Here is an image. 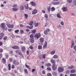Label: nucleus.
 Wrapping results in <instances>:
<instances>
[{
	"instance_id": "1",
	"label": "nucleus",
	"mask_w": 76,
	"mask_h": 76,
	"mask_svg": "<svg viewBox=\"0 0 76 76\" xmlns=\"http://www.w3.org/2000/svg\"><path fill=\"white\" fill-rule=\"evenodd\" d=\"M58 70L59 73H61L64 71V68L61 67H59Z\"/></svg>"
},
{
	"instance_id": "2",
	"label": "nucleus",
	"mask_w": 76,
	"mask_h": 76,
	"mask_svg": "<svg viewBox=\"0 0 76 76\" xmlns=\"http://www.w3.org/2000/svg\"><path fill=\"white\" fill-rule=\"evenodd\" d=\"M57 66L56 64L53 65L52 66V68L53 70H56L57 69Z\"/></svg>"
},
{
	"instance_id": "3",
	"label": "nucleus",
	"mask_w": 76,
	"mask_h": 76,
	"mask_svg": "<svg viewBox=\"0 0 76 76\" xmlns=\"http://www.w3.org/2000/svg\"><path fill=\"white\" fill-rule=\"evenodd\" d=\"M40 37H41V34H40V33H39L38 34L36 33L34 35V37L36 38L37 39H38Z\"/></svg>"
},
{
	"instance_id": "4",
	"label": "nucleus",
	"mask_w": 76,
	"mask_h": 76,
	"mask_svg": "<svg viewBox=\"0 0 76 76\" xmlns=\"http://www.w3.org/2000/svg\"><path fill=\"white\" fill-rule=\"evenodd\" d=\"M21 50L23 53H25L26 48L25 46L22 47L21 48Z\"/></svg>"
},
{
	"instance_id": "5",
	"label": "nucleus",
	"mask_w": 76,
	"mask_h": 76,
	"mask_svg": "<svg viewBox=\"0 0 76 76\" xmlns=\"http://www.w3.org/2000/svg\"><path fill=\"white\" fill-rule=\"evenodd\" d=\"M59 2H56L55 1H53L51 3V4L53 5H57V4H59Z\"/></svg>"
},
{
	"instance_id": "6",
	"label": "nucleus",
	"mask_w": 76,
	"mask_h": 76,
	"mask_svg": "<svg viewBox=\"0 0 76 76\" xmlns=\"http://www.w3.org/2000/svg\"><path fill=\"white\" fill-rule=\"evenodd\" d=\"M12 48L13 49H18V50L19 49V48L18 46H16V45L12 46Z\"/></svg>"
},
{
	"instance_id": "7",
	"label": "nucleus",
	"mask_w": 76,
	"mask_h": 76,
	"mask_svg": "<svg viewBox=\"0 0 76 76\" xmlns=\"http://www.w3.org/2000/svg\"><path fill=\"white\" fill-rule=\"evenodd\" d=\"M62 10H63V12H67V8L66 7H64L62 8Z\"/></svg>"
},
{
	"instance_id": "8",
	"label": "nucleus",
	"mask_w": 76,
	"mask_h": 76,
	"mask_svg": "<svg viewBox=\"0 0 76 76\" xmlns=\"http://www.w3.org/2000/svg\"><path fill=\"white\" fill-rule=\"evenodd\" d=\"M47 47V42H45L44 45L43 46V48H46Z\"/></svg>"
},
{
	"instance_id": "9",
	"label": "nucleus",
	"mask_w": 76,
	"mask_h": 76,
	"mask_svg": "<svg viewBox=\"0 0 76 76\" xmlns=\"http://www.w3.org/2000/svg\"><path fill=\"white\" fill-rule=\"evenodd\" d=\"M37 12H38V11H37V10L35 9L32 12V14L33 15H35V14H36Z\"/></svg>"
},
{
	"instance_id": "10",
	"label": "nucleus",
	"mask_w": 76,
	"mask_h": 76,
	"mask_svg": "<svg viewBox=\"0 0 76 76\" xmlns=\"http://www.w3.org/2000/svg\"><path fill=\"white\" fill-rule=\"evenodd\" d=\"M50 62L51 63H52L53 65L56 64V61H55V60L53 59H51L50 60Z\"/></svg>"
},
{
	"instance_id": "11",
	"label": "nucleus",
	"mask_w": 76,
	"mask_h": 76,
	"mask_svg": "<svg viewBox=\"0 0 76 76\" xmlns=\"http://www.w3.org/2000/svg\"><path fill=\"white\" fill-rule=\"evenodd\" d=\"M39 39L41 43H43V42H44V38L42 37H41Z\"/></svg>"
},
{
	"instance_id": "12",
	"label": "nucleus",
	"mask_w": 76,
	"mask_h": 76,
	"mask_svg": "<svg viewBox=\"0 0 76 76\" xmlns=\"http://www.w3.org/2000/svg\"><path fill=\"white\" fill-rule=\"evenodd\" d=\"M37 31V30L36 29L33 30L31 31V34H35Z\"/></svg>"
},
{
	"instance_id": "13",
	"label": "nucleus",
	"mask_w": 76,
	"mask_h": 76,
	"mask_svg": "<svg viewBox=\"0 0 76 76\" xmlns=\"http://www.w3.org/2000/svg\"><path fill=\"white\" fill-rule=\"evenodd\" d=\"M5 26V25L4 23H2L1 25V28L2 29L4 28Z\"/></svg>"
},
{
	"instance_id": "14",
	"label": "nucleus",
	"mask_w": 76,
	"mask_h": 76,
	"mask_svg": "<svg viewBox=\"0 0 76 76\" xmlns=\"http://www.w3.org/2000/svg\"><path fill=\"white\" fill-rule=\"evenodd\" d=\"M31 4L32 6H36V4H35V3L33 1L31 2Z\"/></svg>"
},
{
	"instance_id": "15",
	"label": "nucleus",
	"mask_w": 76,
	"mask_h": 76,
	"mask_svg": "<svg viewBox=\"0 0 76 76\" xmlns=\"http://www.w3.org/2000/svg\"><path fill=\"white\" fill-rule=\"evenodd\" d=\"M74 66L73 65H71V66H69L68 67V69H74Z\"/></svg>"
},
{
	"instance_id": "16",
	"label": "nucleus",
	"mask_w": 76,
	"mask_h": 76,
	"mask_svg": "<svg viewBox=\"0 0 76 76\" xmlns=\"http://www.w3.org/2000/svg\"><path fill=\"white\" fill-rule=\"evenodd\" d=\"M71 43H72V45H71V48H73V47L74 45V41H71Z\"/></svg>"
},
{
	"instance_id": "17",
	"label": "nucleus",
	"mask_w": 76,
	"mask_h": 76,
	"mask_svg": "<svg viewBox=\"0 0 76 76\" xmlns=\"http://www.w3.org/2000/svg\"><path fill=\"white\" fill-rule=\"evenodd\" d=\"M30 42L31 43H34V39L33 38L30 39Z\"/></svg>"
},
{
	"instance_id": "18",
	"label": "nucleus",
	"mask_w": 76,
	"mask_h": 76,
	"mask_svg": "<svg viewBox=\"0 0 76 76\" xmlns=\"http://www.w3.org/2000/svg\"><path fill=\"white\" fill-rule=\"evenodd\" d=\"M2 62L4 64H5L6 63V59L4 58H3L2 59Z\"/></svg>"
},
{
	"instance_id": "19",
	"label": "nucleus",
	"mask_w": 76,
	"mask_h": 76,
	"mask_svg": "<svg viewBox=\"0 0 76 76\" xmlns=\"http://www.w3.org/2000/svg\"><path fill=\"white\" fill-rule=\"evenodd\" d=\"M26 28H28L29 29H32V28H33V26H32L31 27L27 26H26Z\"/></svg>"
},
{
	"instance_id": "20",
	"label": "nucleus",
	"mask_w": 76,
	"mask_h": 76,
	"mask_svg": "<svg viewBox=\"0 0 76 76\" xmlns=\"http://www.w3.org/2000/svg\"><path fill=\"white\" fill-rule=\"evenodd\" d=\"M20 9L21 10H24V6H21L20 7Z\"/></svg>"
},
{
	"instance_id": "21",
	"label": "nucleus",
	"mask_w": 76,
	"mask_h": 76,
	"mask_svg": "<svg viewBox=\"0 0 76 76\" xmlns=\"http://www.w3.org/2000/svg\"><path fill=\"white\" fill-rule=\"evenodd\" d=\"M76 72V71L74 69H72L70 71V73H75Z\"/></svg>"
},
{
	"instance_id": "22",
	"label": "nucleus",
	"mask_w": 76,
	"mask_h": 76,
	"mask_svg": "<svg viewBox=\"0 0 76 76\" xmlns=\"http://www.w3.org/2000/svg\"><path fill=\"white\" fill-rule=\"evenodd\" d=\"M55 53H56V51H55V50H53L51 52L50 54L52 55L54 54Z\"/></svg>"
},
{
	"instance_id": "23",
	"label": "nucleus",
	"mask_w": 76,
	"mask_h": 76,
	"mask_svg": "<svg viewBox=\"0 0 76 76\" xmlns=\"http://www.w3.org/2000/svg\"><path fill=\"white\" fill-rule=\"evenodd\" d=\"M34 34H31L30 36L29 37L30 38H31L30 39H32V38H34Z\"/></svg>"
},
{
	"instance_id": "24",
	"label": "nucleus",
	"mask_w": 76,
	"mask_h": 76,
	"mask_svg": "<svg viewBox=\"0 0 76 76\" xmlns=\"http://www.w3.org/2000/svg\"><path fill=\"white\" fill-rule=\"evenodd\" d=\"M2 29L3 30H5V31H7V28L6 26H5Z\"/></svg>"
},
{
	"instance_id": "25",
	"label": "nucleus",
	"mask_w": 76,
	"mask_h": 76,
	"mask_svg": "<svg viewBox=\"0 0 76 76\" xmlns=\"http://www.w3.org/2000/svg\"><path fill=\"white\" fill-rule=\"evenodd\" d=\"M8 67H9L8 69L9 70H10L11 69V66H10V64H9L8 65Z\"/></svg>"
},
{
	"instance_id": "26",
	"label": "nucleus",
	"mask_w": 76,
	"mask_h": 76,
	"mask_svg": "<svg viewBox=\"0 0 76 76\" xmlns=\"http://www.w3.org/2000/svg\"><path fill=\"white\" fill-rule=\"evenodd\" d=\"M52 73V75H54V76H55L56 75H57V74L56 72H53Z\"/></svg>"
},
{
	"instance_id": "27",
	"label": "nucleus",
	"mask_w": 76,
	"mask_h": 76,
	"mask_svg": "<svg viewBox=\"0 0 76 76\" xmlns=\"http://www.w3.org/2000/svg\"><path fill=\"white\" fill-rule=\"evenodd\" d=\"M48 31V30H46L44 32V33L45 35H47L48 34L47 33V32Z\"/></svg>"
},
{
	"instance_id": "28",
	"label": "nucleus",
	"mask_w": 76,
	"mask_h": 76,
	"mask_svg": "<svg viewBox=\"0 0 76 76\" xmlns=\"http://www.w3.org/2000/svg\"><path fill=\"white\" fill-rule=\"evenodd\" d=\"M55 10V8H54V7H52L51 8V12H53Z\"/></svg>"
},
{
	"instance_id": "29",
	"label": "nucleus",
	"mask_w": 76,
	"mask_h": 76,
	"mask_svg": "<svg viewBox=\"0 0 76 76\" xmlns=\"http://www.w3.org/2000/svg\"><path fill=\"white\" fill-rule=\"evenodd\" d=\"M25 66L27 68V69H31V68H30V66H28V65H27V64H26Z\"/></svg>"
},
{
	"instance_id": "30",
	"label": "nucleus",
	"mask_w": 76,
	"mask_h": 76,
	"mask_svg": "<svg viewBox=\"0 0 76 76\" xmlns=\"http://www.w3.org/2000/svg\"><path fill=\"white\" fill-rule=\"evenodd\" d=\"M57 16L58 18H61V16H60V15L59 13H58L57 14Z\"/></svg>"
},
{
	"instance_id": "31",
	"label": "nucleus",
	"mask_w": 76,
	"mask_h": 76,
	"mask_svg": "<svg viewBox=\"0 0 76 76\" xmlns=\"http://www.w3.org/2000/svg\"><path fill=\"white\" fill-rule=\"evenodd\" d=\"M73 3L74 6H76V0H74Z\"/></svg>"
},
{
	"instance_id": "32",
	"label": "nucleus",
	"mask_w": 76,
	"mask_h": 76,
	"mask_svg": "<svg viewBox=\"0 0 76 76\" xmlns=\"http://www.w3.org/2000/svg\"><path fill=\"white\" fill-rule=\"evenodd\" d=\"M38 49H39V50H41L42 49V46L39 45L38 46Z\"/></svg>"
},
{
	"instance_id": "33",
	"label": "nucleus",
	"mask_w": 76,
	"mask_h": 76,
	"mask_svg": "<svg viewBox=\"0 0 76 76\" xmlns=\"http://www.w3.org/2000/svg\"><path fill=\"white\" fill-rule=\"evenodd\" d=\"M26 5V6H25V8L26 9L28 10V9H29V7H28V4H27Z\"/></svg>"
},
{
	"instance_id": "34",
	"label": "nucleus",
	"mask_w": 76,
	"mask_h": 76,
	"mask_svg": "<svg viewBox=\"0 0 76 76\" xmlns=\"http://www.w3.org/2000/svg\"><path fill=\"white\" fill-rule=\"evenodd\" d=\"M48 12H50V10H51V8L50 7H49L48 8Z\"/></svg>"
},
{
	"instance_id": "35",
	"label": "nucleus",
	"mask_w": 76,
	"mask_h": 76,
	"mask_svg": "<svg viewBox=\"0 0 76 76\" xmlns=\"http://www.w3.org/2000/svg\"><path fill=\"white\" fill-rule=\"evenodd\" d=\"M0 35H1V36H2V37H4V34L3 33H1L0 34Z\"/></svg>"
},
{
	"instance_id": "36",
	"label": "nucleus",
	"mask_w": 76,
	"mask_h": 76,
	"mask_svg": "<svg viewBox=\"0 0 76 76\" xmlns=\"http://www.w3.org/2000/svg\"><path fill=\"white\" fill-rule=\"evenodd\" d=\"M18 54H19V55H20V56H23V55H22V52H20Z\"/></svg>"
},
{
	"instance_id": "37",
	"label": "nucleus",
	"mask_w": 76,
	"mask_h": 76,
	"mask_svg": "<svg viewBox=\"0 0 76 76\" xmlns=\"http://www.w3.org/2000/svg\"><path fill=\"white\" fill-rule=\"evenodd\" d=\"M54 58H58V56L57 55H55L53 57Z\"/></svg>"
},
{
	"instance_id": "38",
	"label": "nucleus",
	"mask_w": 76,
	"mask_h": 76,
	"mask_svg": "<svg viewBox=\"0 0 76 76\" xmlns=\"http://www.w3.org/2000/svg\"><path fill=\"white\" fill-rule=\"evenodd\" d=\"M67 3H71L72 2V0H67Z\"/></svg>"
},
{
	"instance_id": "39",
	"label": "nucleus",
	"mask_w": 76,
	"mask_h": 76,
	"mask_svg": "<svg viewBox=\"0 0 76 76\" xmlns=\"http://www.w3.org/2000/svg\"><path fill=\"white\" fill-rule=\"evenodd\" d=\"M33 21H31L29 24V25H30V26H32V24H33Z\"/></svg>"
},
{
	"instance_id": "40",
	"label": "nucleus",
	"mask_w": 76,
	"mask_h": 76,
	"mask_svg": "<svg viewBox=\"0 0 76 76\" xmlns=\"http://www.w3.org/2000/svg\"><path fill=\"white\" fill-rule=\"evenodd\" d=\"M12 10H14V11H18V10L17 9V8H13Z\"/></svg>"
},
{
	"instance_id": "41",
	"label": "nucleus",
	"mask_w": 76,
	"mask_h": 76,
	"mask_svg": "<svg viewBox=\"0 0 76 76\" xmlns=\"http://www.w3.org/2000/svg\"><path fill=\"white\" fill-rule=\"evenodd\" d=\"M47 70H49V71H51V69L50 67H48L47 68Z\"/></svg>"
},
{
	"instance_id": "42",
	"label": "nucleus",
	"mask_w": 76,
	"mask_h": 76,
	"mask_svg": "<svg viewBox=\"0 0 76 76\" xmlns=\"http://www.w3.org/2000/svg\"><path fill=\"white\" fill-rule=\"evenodd\" d=\"M45 56H46L45 54L42 55V58L45 59Z\"/></svg>"
},
{
	"instance_id": "43",
	"label": "nucleus",
	"mask_w": 76,
	"mask_h": 76,
	"mask_svg": "<svg viewBox=\"0 0 76 76\" xmlns=\"http://www.w3.org/2000/svg\"><path fill=\"white\" fill-rule=\"evenodd\" d=\"M20 50H16L15 52L16 53H18V54L20 52Z\"/></svg>"
},
{
	"instance_id": "44",
	"label": "nucleus",
	"mask_w": 76,
	"mask_h": 76,
	"mask_svg": "<svg viewBox=\"0 0 76 76\" xmlns=\"http://www.w3.org/2000/svg\"><path fill=\"white\" fill-rule=\"evenodd\" d=\"M9 56L8 55H6L5 56V58L6 59H8V58H9Z\"/></svg>"
},
{
	"instance_id": "45",
	"label": "nucleus",
	"mask_w": 76,
	"mask_h": 76,
	"mask_svg": "<svg viewBox=\"0 0 76 76\" xmlns=\"http://www.w3.org/2000/svg\"><path fill=\"white\" fill-rule=\"evenodd\" d=\"M70 76H76V74H71L70 75Z\"/></svg>"
},
{
	"instance_id": "46",
	"label": "nucleus",
	"mask_w": 76,
	"mask_h": 76,
	"mask_svg": "<svg viewBox=\"0 0 76 76\" xmlns=\"http://www.w3.org/2000/svg\"><path fill=\"white\" fill-rule=\"evenodd\" d=\"M24 72L28 74V70H27V69H24Z\"/></svg>"
},
{
	"instance_id": "47",
	"label": "nucleus",
	"mask_w": 76,
	"mask_h": 76,
	"mask_svg": "<svg viewBox=\"0 0 76 76\" xmlns=\"http://www.w3.org/2000/svg\"><path fill=\"white\" fill-rule=\"evenodd\" d=\"M13 7H18V6L16 4H15L13 6Z\"/></svg>"
},
{
	"instance_id": "48",
	"label": "nucleus",
	"mask_w": 76,
	"mask_h": 76,
	"mask_svg": "<svg viewBox=\"0 0 76 76\" xmlns=\"http://www.w3.org/2000/svg\"><path fill=\"white\" fill-rule=\"evenodd\" d=\"M20 32L21 34H23V30H20Z\"/></svg>"
},
{
	"instance_id": "49",
	"label": "nucleus",
	"mask_w": 76,
	"mask_h": 76,
	"mask_svg": "<svg viewBox=\"0 0 76 76\" xmlns=\"http://www.w3.org/2000/svg\"><path fill=\"white\" fill-rule=\"evenodd\" d=\"M45 17L46 18H47V19H48V15L47 14H45Z\"/></svg>"
},
{
	"instance_id": "50",
	"label": "nucleus",
	"mask_w": 76,
	"mask_h": 76,
	"mask_svg": "<svg viewBox=\"0 0 76 76\" xmlns=\"http://www.w3.org/2000/svg\"><path fill=\"white\" fill-rule=\"evenodd\" d=\"M25 16L26 17V19H27V18H28V15H27V14H24Z\"/></svg>"
},
{
	"instance_id": "51",
	"label": "nucleus",
	"mask_w": 76,
	"mask_h": 76,
	"mask_svg": "<svg viewBox=\"0 0 76 76\" xmlns=\"http://www.w3.org/2000/svg\"><path fill=\"white\" fill-rule=\"evenodd\" d=\"M66 74H69L70 73V71L69 70H67L66 71Z\"/></svg>"
},
{
	"instance_id": "52",
	"label": "nucleus",
	"mask_w": 76,
	"mask_h": 76,
	"mask_svg": "<svg viewBox=\"0 0 76 76\" xmlns=\"http://www.w3.org/2000/svg\"><path fill=\"white\" fill-rule=\"evenodd\" d=\"M7 39V37H6V36L5 37H4L3 38V39L4 40H6Z\"/></svg>"
},
{
	"instance_id": "53",
	"label": "nucleus",
	"mask_w": 76,
	"mask_h": 76,
	"mask_svg": "<svg viewBox=\"0 0 76 76\" xmlns=\"http://www.w3.org/2000/svg\"><path fill=\"white\" fill-rule=\"evenodd\" d=\"M46 66H51V64L50 63H48L46 64Z\"/></svg>"
},
{
	"instance_id": "54",
	"label": "nucleus",
	"mask_w": 76,
	"mask_h": 76,
	"mask_svg": "<svg viewBox=\"0 0 76 76\" xmlns=\"http://www.w3.org/2000/svg\"><path fill=\"white\" fill-rule=\"evenodd\" d=\"M14 26H13V25H10V27H9L11 28H13Z\"/></svg>"
},
{
	"instance_id": "55",
	"label": "nucleus",
	"mask_w": 76,
	"mask_h": 76,
	"mask_svg": "<svg viewBox=\"0 0 76 76\" xmlns=\"http://www.w3.org/2000/svg\"><path fill=\"white\" fill-rule=\"evenodd\" d=\"M47 76H52L51 75V74L50 73H48L47 75Z\"/></svg>"
},
{
	"instance_id": "56",
	"label": "nucleus",
	"mask_w": 76,
	"mask_h": 76,
	"mask_svg": "<svg viewBox=\"0 0 76 76\" xmlns=\"http://www.w3.org/2000/svg\"><path fill=\"white\" fill-rule=\"evenodd\" d=\"M19 31V30H16L15 31V33H18Z\"/></svg>"
},
{
	"instance_id": "57",
	"label": "nucleus",
	"mask_w": 76,
	"mask_h": 76,
	"mask_svg": "<svg viewBox=\"0 0 76 76\" xmlns=\"http://www.w3.org/2000/svg\"><path fill=\"white\" fill-rule=\"evenodd\" d=\"M13 64H16V60H14L13 62Z\"/></svg>"
},
{
	"instance_id": "58",
	"label": "nucleus",
	"mask_w": 76,
	"mask_h": 76,
	"mask_svg": "<svg viewBox=\"0 0 76 76\" xmlns=\"http://www.w3.org/2000/svg\"><path fill=\"white\" fill-rule=\"evenodd\" d=\"M38 25H39L38 23H37L35 25V26H36V27L37 26H38Z\"/></svg>"
},
{
	"instance_id": "59",
	"label": "nucleus",
	"mask_w": 76,
	"mask_h": 76,
	"mask_svg": "<svg viewBox=\"0 0 76 76\" xmlns=\"http://www.w3.org/2000/svg\"><path fill=\"white\" fill-rule=\"evenodd\" d=\"M61 24L62 25V26H63V25H64V23H63V22L62 21L61 23Z\"/></svg>"
},
{
	"instance_id": "60",
	"label": "nucleus",
	"mask_w": 76,
	"mask_h": 76,
	"mask_svg": "<svg viewBox=\"0 0 76 76\" xmlns=\"http://www.w3.org/2000/svg\"><path fill=\"white\" fill-rule=\"evenodd\" d=\"M29 48L31 50H32V49H33V47H32V46H30Z\"/></svg>"
},
{
	"instance_id": "61",
	"label": "nucleus",
	"mask_w": 76,
	"mask_h": 76,
	"mask_svg": "<svg viewBox=\"0 0 76 76\" xmlns=\"http://www.w3.org/2000/svg\"><path fill=\"white\" fill-rule=\"evenodd\" d=\"M27 54V55H28L29 54V52L28 50H27L26 52Z\"/></svg>"
},
{
	"instance_id": "62",
	"label": "nucleus",
	"mask_w": 76,
	"mask_h": 76,
	"mask_svg": "<svg viewBox=\"0 0 76 76\" xmlns=\"http://www.w3.org/2000/svg\"><path fill=\"white\" fill-rule=\"evenodd\" d=\"M24 41L25 42H27V39H24Z\"/></svg>"
},
{
	"instance_id": "63",
	"label": "nucleus",
	"mask_w": 76,
	"mask_h": 76,
	"mask_svg": "<svg viewBox=\"0 0 76 76\" xmlns=\"http://www.w3.org/2000/svg\"><path fill=\"white\" fill-rule=\"evenodd\" d=\"M9 60L10 61H11V62H12V61H13V60H12V59L11 58H10L9 59Z\"/></svg>"
},
{
	"instance_id": "64",
	"label": "nucleus",
	"mask_w": 76,
	"mask_h": 76,
	"mask_svg": "<svg viewBox=\"0 0 76 76\" xmlns=\"http://www.w3.org/2000/svg\"><path fill=\"white\" fill-rule=\"evenodd\" d=\"M12 69H14V68H15V66H14V65H12Z\"/></svg>"
}]
</instances>
